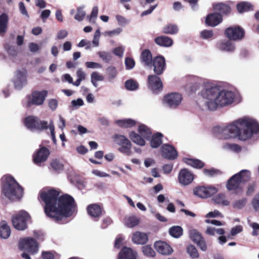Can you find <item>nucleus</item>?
I'll use <instances>...</instances> for the list:
<instances>
[{
    "instance_id": "2eb2a0df",
    "label": "nucleus",
    "mask_w": 259,
    "mask_h": 259,
    "mask_svg": "<svg viewBox=\"0 0 259 259\" xmlns=\"http://www.w3.org/2000/svg\"><path fill=\"white\" fill-rule=\"evenodd\" d=\"M189 236L191 239L196 243L202 251L207 249V245L201 234L196 230L192 229L189 231Z\"/></svg>"
},
{
    "instance_id": "680f3d73",
    "label": "nucleus",
    "mask_w": 259,
    "mask_h": 259,
    "mask_svg": "<svg viewBox=\"0 0 259 259\" xmlns=\"http://www.w3.org/2000/svg\"><path fill=\"white\" fill-rule=\"evenodd\" d=\"M200 36L203 39H209L213 37V32L211 30H203L200 32Z\"/></svg>"
},
{
    "instance_id": "0eeeda50",
    "label": "nucleus",
    "mask_w": 259,
    "mask_h": 259,
    "mask_svg": "<svg viewBox=\"0 0 259 259\" xmlns=\"http://www.w3.org/2000/svg\"><path fill=\"white\" fill-rule=\"evenodd\" d=\"M29 219L30 216L26 211L21 210L12 217V221L15 229L22 231L26 229Z\"/></svg>"
},
{
    "instance_id": "0e129e2a",
    "label": "nucleus",
    "mask_w": 259,
    "mask_h": 259,
    "mask_svg": "<svg viewBox=\"0 0 259 259\" xmlns=\"http://www.w3.org/2000/svg\"><path fill=\"white\" fill-rule=\"evenodd\" d=\"M125 65L126 69L127 70H130L134 67L135 65V62L133 59L130 57H126L125 59Z\"/></svg>"
},
{
    "instance_id": "bf43d9fd",
    "label": "nucleus",
    "mask_w": 259,
    "mask_h": 259,
    "mask_svg": "<svg viewBox=\"0 0 259 259\" xmlns=\"http://www.w3.org/2000/svg\"><path fill=\"white\" fill-rule=\"evenodd\" d=\"M117 23L119 25L124 26L128 24L130 21L124 16L120 15H117L115 16Z\"/></svg>"
},
{
    "instance_id": "c9c22d12",
    "label": "nucleus",
    "mask_w": 259,
    "mask_h": 259,
    "mask_svg": "<svg viewBox=\"0 0 259 259\" xmlns=\"http://www.w3.org/2000/svg\"><path fill=\"white\" fill-rule=\"evenodd\" d=\"M213 200L215 203L221 204L224 206H228L230 204L229 201L226 199L223 194H218L213 197Z\"/></svg>"
},
{
    "instance_id": "412c9836",
    "label": "nucleus",
    "mask_w": 259,
    "mask_h": 259,
    "mask_svg": "<svg viewBox=\"0 0 259 259\" xmlns=\"http://www.w3.org/2000/svg\"><path fill=\"white\" fill-rule=\"evenodd\" d=\"M216 47L219 50L226 52H233L235 50L234 44L230 40H219L217 43Z\"/></svg>"
},
{
    "instance_id": "6e6552de",
    "label": "nucleus",
    "mask_w": 259,
    "mask_h": 259,
    "mask_svg": "<svg viewBox=\"0 0 259 259\" xmlns=\"http://www.w3.org/2000/svg\"><path fill=\"white\" fill-rule=\"evenodd\" d=\"M19 248L21 250L27 251L31 254L38 251L37 242L32 238L26 237L21 239L19 242Z\"/></svg>"
},
{
    "instance_id": "423d86ee",
    "label": "nucleus",
    "mask_w": 259,
    "mask_h": 259,
    "mask_svg": "<svg viewBox=\"0 0 259 259\" xmlns=\"http://www.w3.org/2000/svg\"><path fill=\"white\" fill-rule=\"evenodd\" d=\"M182 100L181 94L178 93H171L164 96L161 102L165 107L176 109L180 105Z\"/></svg>"
},
{
    "instance_id": "774afa93",
    "label": "nucleus",
    "mask_w": 259,
    "mask_h": 259,
    "mask_svg": "<svg viewBox=\"0 0 259 259\" xmlns=\"http://www.w3.org/2000/svg\"><path fill=\"white\" fill-rule=\"evenodd\" d=\"M124 50V48L123 46H120L114 49L113 50V53L115 55L121 58L123 56Z\"/></svg>"
},
{
    "instance_id": "5701e85b",
    "label": "nucleus",
    "mask_w": 259,
    "mask_h": 259,
    "mask_svg": "<svg viewBox=\"0 0 259 259\" xmlns=\"http://www.w3.org/2000/svg\"><path fill=\"white\" fill-rule=\"evenodd\" d=\"M50 154L48 149L42 147L40 148L34 156V162L35 164L39 165L40 163L45 161Z\"/></svg>"
},
{
    "instance_id": "052dcab7",
    "label": "nucleus",
    "mask_w": 259,
    "mask_h": 259,
    "mask_svg": "<svg viewBox=\"0 0 259 259\" xmlns=\"http://www.w3.org/2000/svg\"><path fill=\"white\" fill-rule=\"evenodd\" d=\"M101 36L100 31L99 29H98L94 35V38L92 40V44L93 47H97L99 45V39Z\"/></svg>"
},
{
    "instance_id": "f8f14e48",
    "label": "nucleus",
    "mask_w": 259,
    "mask_h": 259,
    "mask_svg": "<svg viewBox=\"0 0 259 259\" xmlns=\"http://www.w3.org/2000/svg\"><path fill=\"white\" fill-rule=\"evenodd\" d=\"M48 95V91L42 90L40 91H34L31 96L28 97L27 105H40L42 104Z\"/></svg>"
},
{
    "instance_id": "69168bd1",
    "label": "nucleus",
    "mask_w": 259,
    "mask_h": 259,
    "mask_svg": "<svg viewBox=\"0 0 259 259\" xmlns=\"http://www.w3.org/2000/svg\"><path fill=\"white\" fill-rule=\"evenodd\" d=\"M205 217L207 218L217 217L223 218H224V215L219 210H214L213 211H210L207 213L205 215Z\"/></svg>"
},
{
    "instance_id": "09e8293b",
    "label": "nucleus",
    "mask_w": 259,
    "mask_h": 259,
    "mask_svg": "<svg viewBox=\"0 0 259 259\" xmlns=\"http://www.w3.org/2000/svg\"><path fill=\"white\" fill-rule=\"evenodd\" d=\"M247 201V200L245 198L236 200L233 203V206L236 209H241L245 206Z\"/></svg>"
},
{
    "instance_id": "72a5a7b5",
    "label": "nucleus",
    "mask_w": 259,
    "mask_h": 259,
    "mask_svg": "<svg viewBox=\"0 0 259 259\" xmlns=\"http://www.w3.org/2000/svg\"><path fill=\"white\" fill-rule=\"evenodd\" d=\"M115 123L121 127H131L136 124L135 120L131 119H119L115 121Z\"/></svg>"
},
{
    "instance_id": "7ed1b4c3",
    "label": "nucleus",
    "mask_w": 259,
    "mask_h": 259,
    "mask_svg": "<svg viewBox=\"0 0 259 259\" xmlns=\"http://www.w3.org/2000/svg\"><path fill=\"white\" fill-rule=\"evenodd\" d=\"M200 95L202 100L198 102L199 106L211 110L232 104L235 98L234 92L221 90L219 87L208 82L204 84Z\"/></svg>"
},
{
    "instance_id": "6ab92c4d",
    "label": "nucleus",
    "mask_w": 259,
    "mask_h": 259,
    "mask_svg": "<svg viewBox=\"0 0 259 259\" xmlns=\"http://www.w3.org/2000/svg\"><path fill=\"white\" fill-rule=\"evenodd\" d=\"M154 71L157 75L161 74L165 67V59L163 56L155 57L153 60Z\"/></svg>"
},
{
    "instance_id": "4c0bfd02",
    "label": "nucleus",
    "mask_w": 259,
    "mask_h": 259,
    "mask_svg": "<svg viewBox=\"0 0 259 259\" xmlns=\"http://www.w3.org/2000/svg\"><path fill=\"white\" fill-rule=\"evenodd\" d=\"M178 30L179 28L177 25L168 24L163 28L162 32L165 34H175L178 32Z\"/></svg>"
},
{
    "instance_id": "864d4df0",
    "label": "nucleus",
    "mask_w": 259,
    "mask_h": 259,
    "mask_svg": "<svg viewBox=\"0 0 259 259\" xmlns=\"http://www.w3.org/2000/svg\"><path fill=\"white\" fill-rule=\"evenodd\" d=\"M85 15V12L83 10V7H80L77 8V13L74 16L75 20L81 21H82Z\"/></svg>"
},
{
    "instance_id": "79ce46f5",
    "label": "nucleus",
    "mask_w": 259,
    "mask_h": 259,
    "mask_svg": "<svg viewBox=\"0 0 259 259\" xmlns=\"http://www.w3.org/2000/svg\"><path fill=\"white\" fill-rule=\"evenodd\" d=\"M139 132L145 139H148L151 137V131L150 129L144 124L139 125Z\"/></svg>"
},
{
    "instance_id": "cd10ccee",
    "label": "nucleus",
    "mask_w": 259,
    "mask_h": 259,
    "mask_svg": "<svg viewBox=\"0 0 259 259\" xmlns=\"http://www.w3.org/2000/svg\"><path fill=\"white\" fill-rule=\"evenodd\" d=\"M141 60L145 66H152V56L151 52L148 50H144L141 55Z\"/></svg>"
},
{
    "instance_id": "4d7b16f0",
    "label": "nucleus",
    "mask_w": 259,
    "mask_h": 259,
    "mask_svg": "<svg viewBox=\"0 0 259 259\" xmlns=\"http://www.w3.org/2000/svg\"><path fill=\"white\" fill-rule=\"evenodd\" d=\"M251 205L254 210L259 212V192L254 196L251 201Z\"/></svg>"
},
{
    "instance_id": "f3484780",
    "label": "nucleus",
    "mask_w": 259,
    "mask_h": 259,
    "mask_svg": "<svg viewBox=\"0 0 259 259\" xmlns=\"http://www.w3.org/2000/svg\"><path fill=\"white\" fill-rule=\"evenodd\" d=\"M194 180V176L187 169H183L179 174L178 180L179 183L184 186L191 184Z\"/></svg>"
},
{
    "instance_id": "de8ad7c7",
    "label": "nucleus",
    "mask_w": 259,
    "mask_h": 259,
    "mask_svg": "<svg viewBox=\"0 0 259 259\" xmlns=\"http://www.w3.org/2000/svg\"><path fill=\"white\" fill-rule=\"evenodd\" d=\"M97 54L105 62L108 63L112 60V56L110 53L105 51H99L97 53Z\"/></svg>"
},
{
    "instance_id": "4be33fe9",
    "label": "nucleus",
    "mask_w": 259,
    "mask_h": 259,
    "mask_svg": "<svg viewBox=\"0 0 259 259\" xmlns=\"http://www.w3.org/2000/svg\"><path fill=\"white\" fill-rule=\"evenodd\" d=\"M154 247L158 252L163 255H169L173 251L169 245L162 241L156 242L154 244Z\"/></svg>"
},
{
    "instance_id": "e433bc0d",
    "label": "nucleus",
    "mask_w": 259,
    "mask_h": 259,
    "mask_svg": "<svg viewBox=\"0 0 259 259\" xmlns=\"http://www.w3.org/2000/svg\"><path fill=\"white\" fill-rule=\"evenodd\" d=\"M184 161L187 164L197 168H200L204 166V163L198 159L184 158Z\"/></svg>"
},
{
    "instance_id": "1a4fd4ad",
    "label": "nucleus",
    "mask_w": 259,
    "mask_h": 259,
    "mask_svg": "<svg viewBox=\"0 0 259 259\" xmlns=\"http://www.w3.org/2000/svg\"><path fill=\"white\" fill-rule=\"evenodd\" d=\"M24 123L27 128L31 130H36L41 131L48 128L47 121H41L37 117L33 116L26 118Z\"/></svg>"
},
{
    "instance_id": "37998d69",
    "label": "nucleus",
    "mask_w": 259,
    "mask_h": 259,
    "mask_svg": "<svg viewBox=\"0 0 259 259\" xmlns=\"http://www.w3.org/2000/svg\"><path fill=\"white\" fill-rule=\"evenodd\" d=\"M104 79V76L97 72H93L91 74V81L92 84L96 88L98 87L97 82L103 81Z\"/></svg>"
},
{
    "instance_id": "a211bd4d",
    "label": "nucleus",
    "mask_w": 259,
    "mask_h": 259,
    "mask_svg": "<svg viewBox=\"0 0 259 259\" xmlns=\"http://www.w3.org/2000/svg\"><path fill=\"white\" fill-rule=\"evenodd\" d=\"M161 152L162 156L169 160L175 159L178 156V153L175 148L169 144L163 145Z\"/></svg>"
},
{
    "instance_id": "603ef678",
    "label": "nucleus",
    "mask_w": 259,
    "mask_h": 259,
    "mask_svg": "<svg viewBox=\"0 0 259 259\" xmlns=\"http://www.w3.org/2000/svg\"><path fill=\"white\" fill-rule=\"evenodd\" d=\"M142 251L144 254L148 256L153 257L155 255V252L150 245L143 246L142 247Z\"/></svg>"
},
{
    "instance_id": "473e14b6",
    "label": "nucleus",
    "mask_w": 259,
    "mask_h": 259,
    "mask_svg": "<svg viewBox=\"0 0 259 259\" xmlns=\"http://www.w3.org/2000/svg\"><path fill=\"white\" fill-rule=\"evenodd\" d=\"M205 233L209 236H214L216 234L223 235L225 233V231L223 228H216L213 226H208L206 229Z\"/></svg>"
},
{
    "instance_id": "c03bdc74",
    "label": "nucleus",
    "mask_w": 259,
    "mask_h": 259,
    "mask_svg": "<svg viewBox=\"0 0 259 259\" xmlns=\"http://www.w3.org/2000/svg\"><path fill=\"white\" fill-rule=\"evenodd\" d=\"M169 233L171 236L179 238L183 234V229L180 226H173L169 229Z\"/></svg>"
},
{
    "instance_id": "c85d7f7f",
    "label": "nucleus",
    "mask_w": 259,
    "mask_h": 259,
    "mask_svg": "<svg viewBox=\"0 0 259 259\" xmlns=\"http://www.w3.org/2000/svg\"><path fill=\"white\" fill-rule=\"evenodd\" d=\"M148 240V235L145 233L136 232L133 235V241L135 243L144 244L147 242Z\"/></svg>"
},
{
    "instance_id": "5fc2aeb1",
    "label": "nucleus",
    "mask_w": 259,
    "mask_h": 259,
    "mask_svg": "<svg viewBox=\"0 0 259 259\" xmlns=\"http://www.w3.org/2000/svg\"><path fill=\"white\" fill-rule=\"evenodd\" d=\"M249 226L252 229V235L254 236H257L259 233V224L248 220Z\"/></svg>"
},
{
    "instance_id": "9b49d317",
    "label": "nucleus",
    "mask_w": 259,
    "mask_h": 259,
    "mask_svg": "<svg viewBox=\"0 0 259 259\" xmlns=\"http://www.w3.org/2000/svg\"><path fill=\"white\" fill-rule=\"evenodd\" d=\"M27 71L26 69L17 70L13 79L14 88L18 90L22 89L27 83Z\"/></svg>"
},
{
    "instance_id": "49530a36",
    "label": "nucleus",
    "mask_w": 259,
    "mask_h": 259,
    "mask_svg": "<svg viewBox=\"0 0 259 259\" xmlns=\"http://www.w3.org/2000/svg\"><path fill=\"white\" fill-rule=\"evenodd\" d=\"M239 13H243L252 9L251 5L248 2H242L237 5Z\"/></svg>"
},
{
    "instance_id": "a19ab883",
    "label": "nucleus",
    "mask_w": 259,
    "mask_h": 259,
    "mask_svg": "<svg viewBox=\"0 0 259 259\" xmlns=\"http://www.w3.org/2000/svg\"><path fill=\"white\" fill-rule=\"evenodd\" d=\"M162 136V134L159 133H157L152 136L150 142L151 146L152 148H157L161 144Z\"/></svg>"
},
{
    "instance_id": "338daca9",
    "label": "nucleus",
    "mask_w": 259,
    "mask_h": 259,
    "mask_svg": "<svg viewBox=\"0 0 259 259\" xmlns=\"http://www.w3.org/2000/svg\"><path fill=\"white\" fill-rule=\"evenodd\" d=\"M77 47L80 48L85 47L86 50H90L91 49L92 46L90 41L87 39H82L78 44Z\"/></svg>"
},
{
    "instance_id": "f03ea898",
    "label": "nucleus",
    "mask_w": 259,
    "mask_h": 259,
    "mask_svg": "<svg viewBox=\"0 0 259 259\" xmlns=\"http://www.w3.org/2000/svg\"><path fill=\"white\" fill-rule=\"evenodd\" d=\"M214 133L221 139L238 138L246 141L259 132V124L254 119L248 117L239 118L224 128L216 127Z\"/></svg>"
},
{
    "instance_id": "58836bf2",
    "label": "nucleus",
    "mask_w": 259,
    "mask_h": 259,
    "mask_svg": "<svg viewBox=\"0 0 259 259\" xmlns=\"http://www.w3.org/2000/svg\"><path fill=\"white\" fill-rule=\"evenodd\" d=\"M130 138L135 143L140 146H144L145 144V140L135 132H132L130 134Z\"/></svg>"
},
{
    "instance_id": "6e6d98bb",
    "label": "nucleus",
    "mask_w": 259,
    "mask_h": 259,
    "mask_svg": "<svg viewBox=\"0 0 259 259\" xmlns=\"http://www.w3.org/2000/svg\"><path fill=\"white\" fill-rule=\"evenodd\" d=\"M52 168L55 171H60L63 170V165L58 160L55 159L52 161L51 163Z\"/></svg>"
},
{
    "instance_id": "e2e57ef3",
    "label": "nucleus",
    "mask_w": 259,
    "mask_h": 259,
    "mask_svg": "<svg viewBox=\"0 0 259 259\" xmlns=\"http://www.w3.org/2000/svg\"><path fill=\"white\" fill-rule=\"evenodd\" d=\"M98 13V8L97 6H95L93 7L91 14L90 16H89V21L91 23H94L95 20L97 18Z\"/></svg>"
},
{
    "instance_id": "9d476101",
    "label": "nucleus",
    "mask_w": 259,
    "mask_h": 259,
    "mask_svg": "<svg viewBox=\"0 0 259 259\" xmlns=\"http://www.w3.org/2000/svg\"><path fill=\"white\" fill-rule=\"evenodd\" d=\"M113 138L114 142L120 146L119 151L126 155H130L132 146L130 141L123 135H116Z\"/></svg>"
},
{
    "instance_id": "a18cd8bd",
    "label": "nucleus",
    "mask_w": 259,
    "mask_h": 259,
    "mask_svg": "<svg viewBox=\"0 0 259 259\" xmlns=\"http://www.w3.org/2000/svg\"><path fill=\"white\" fill-rule=\"evenodd\" d=\"M125 87L127 90L133 91L139 88V84L136 80L130 79L125 81Z\"/></svg>"
},
{
    "instance_id": "b1692460",
    "label": "nucleus",
    "mask_w": 259,
    "mask_h": 259,
    "mask_svg": "<svg viewBox=\"0 0 259 259\" xmlns=\"http://www.w3.org/2000/svg\"><path fill=\"white\" fill-rule=\"evenodd\" d=\"M222 21V17L218 13H214L208 15L205 20L207 25L210 26H215Z\"/></svg>"
},
{
    "instance_id": "8fccbe9b",
    "label": "nucleus",
    "mask_w": 259,
    "mask_h": 259,
    "mask_svg": "<svg viewBox=\"0 0 259 259\" xmlns=\"http://www.w3.org/2000/svg\"><path fill=\"white\" fill-rule=\"evenodd\" d=\"M5 49L10 57H15L17 56L18 52L15 47L9 44H6Z\"/></svg>"
},
{
    "instance_id": "bb28decb",
    "label": "nucleus",
    "mask_w": 259,
    "mask_h": 259,
    "mask_svg": "<svg viewBox=\"0 0 259 259\" xmlns=\"http://www.w3.org/2000/svg\"><path fill=\"white\" fill-rule=\"evenodd\" d=\"M154 41L157 45L164 47H169L173 44V40L171 38L163 35L156 37Z\"/></svg>"
},
{
    "instance_id": "aec40b11",
    "label": "nucleus",
    "mask_w": 259,
    "mask_h": 259,
    "mask_svg": "<svg viewBox=\"0 0 259 259\" xmlns=\"http://www.w3.org/2000/svg\"><path fill=\"white\" fill-rule=\"evenodd\" d=\"M88 214L95 221H98L102 215V209L97 204L89 205L87 208Z\"/></svg>"
},
{
    "instance_id": "f704fd0d",
    "label": "nucleus",
    "mask_w": 259,
    "mask_h": 259,
    "mask_svg": "<svg viewBox=\"0 0 259 259\" xmlns=\"http://www.w3.org/2000/svg\"><path fill=\"white\" fill-rule=\"evenodd\" d=\"M107 78L108 81L112 82L117 75V71L115 67L110 66L106 69Z\"/></svg>"
},
{
    "instance_id": "2f4dec72",
    "label": "nucleus",
    "mask_w": 259,
    "mask_h": 259,
    "mask_svg": "<svg viewBox=\"0 0 259 259\" xmlns=\"http://www.w3.org/2000/svg\"><path fill=\"white\" fill-rule=\"evenodd\" d=\"M213 9L215 12H219L222 14H228L231 11L230 7L223 3H219L213 5Z\"/></svg>"
},
{
    "instance_id": "a878e982",
    "label": "nucleus",
    "mask_w": 259,
    "mask_h": 259,
    "mask_svg": "<svg viewBox=\"0 0 259 259\" xmlns=\"http://www.w3.org/2000/svg\"><path fill=\"white\" fill-rule=\"evenodd\" d=\"M189 83L187 84V88L190 91H196L200 87L201 79L197 76H190L188 78Z\"/></svg>"
},
{
    "instance_id": "39448f33",
    "label": "nucleus",
    "mask_w": 259,
    "mask_h": 259,
    "mask_svg": "<svg viewBox=\"0 0 259 259\" xmlns=\"http://www.w3.org/2000/svg\"><path fill=\"white\" fill-rule=\"evenodd\" d=\"M250 179V172L247 169L242 170L230 178L227 182V188L229 191L239 192L242 189V184L249 181Z\"/></svg>"
},
{
    "instance_id": "4468645a",
    "label": "nucleus",
    "mask_w": 259,
    "mask_h": 259,
    "mask_svg": "<svg viewBox=\"0 0 259 259\" xmlns=\"http://www.w3.org/2000/svg\"><path fill=\"white\" fill-rule=\"evenodd\" d=\"M244 34V30L239 26L229 27L225 31L226 36L230 40H240L243 37Z\"/></svg>"
},
{
    "instance_id": "20e7f679",
    "label": "nucleus",
    "mask_w": 259,
    "mask_h": 259,
    "mask_svg": "<svg viewBox=\"0 0 259 259\" xmlns=\"http://www.w3.org/2000/svg\"><path fill=\"white\" fill-rule=\"evenodd\" d=\"M2 181L3 193L6 197L12 200H15L22 197L23 189L13 177L6 175L2 177Z\"/></svg>"
},
{
    "instance_id": "3c124183",
    "label": "nucleus",
    "mask_w": 259,
    "mask_h": 259,
    "mask_svg": "<svg viewBox=\"0 0 259 259\" xmlns=\"http://www.w3.org/2000/svg\"><path fill=\"white\" fill-rule=\"evenodd\" d=\"M187 251L190 256L192 258H196L199 256L197 250L194 245H188L187 248Z\"/></svg>"
},
{
    "instance_id": "ea45409f",
    "label": "nucleus",
    "mask_w": 259,
    "mask_h": 259,
    "mask_svg": "<svg viewBox=\"0 0 259 259\" xmlns=\"http://www.w3.org/2000/svg\"><path fill=\"white\" fill-rule=\"evenodd\" d=\"M124 224L129 228H133L139 224V219L134 216L126 217L124 220Z\"/></svg>"
},
{
    "instance_id": "dca6fc26",
    "label": "nucleus",
    "mask_w": 259,
    "mask_h": 259,
    "mask_svg": "<svg viewBox=\"0 0 259 259\" xmlns=\"http://www.w3.org/2000/svg\"><path fill=\"white\" fill-rule=\"evenodd\" d=\"M148 87L153 93H158L162 89V83L160 78L155 75L148 76Z\"/></svg>"
},
{
    "instance_id": "c756f323",
    "label": "nucleus",
    "mask_w": 259,
    "mask_h": 259,
    "mask_svg": "<svg viewBox=\"0 0 259 259\" xmlns=\"http://www.w3.org/2000/svg\"><path fill=\"white\" fill-rule=\"evenodd\" d=\"M11 229L7 223L3 221L0 223V237L3 239H7L11 235Z\"/></svg>"
},
{
    "instance_id": "7c9ffc66",
    "label": "nucleus",
    "mask_w": 259,
    "mask_h": 259,
    "mask_svg": "<svg viewBox=\"0 0 259 259\" xmlns=\"http://www.w3.org/2000/svg\"><path fill=\"white\" fill-rule=\"evenodd\" d=\"M9 21V17L6 13L0 15V35H3L7 30Z\"/></svg>"
},
{
    "instance_id": "393cba45",
    "label": "nucleus",
    "mask_w": 259,
    "mask_h": 259,
    "mask_svg": "<svg viewBox=\"0 0 259 259\" xmlns=\"http://www.w3.org/2000/svg\"><path fill=\"white\" fill-rule=\"evenodd\" d=\"M137 253L131 248L124 247L119 253V259H136Z\"/></svg>"
},
{
    "instance_id": "ddd939ff",
    "label": "nucleus",
    "mask_w": 259,
    "mask_h": 259,
    "mask_svg": "<svg viewBox=\"0 0 259 259\" xmlns=\"http://www.w3.org/2000/svg\"><path fill=\"white\" fill-rule=\"evenodd\" d=\"M193 191L195 195L201 198H206L216 193L218 189L212 186H199L195 188Z\"/></svg>"
},
{
    "instance_id": "13d9d810",
    "label": "nucleus",
    "mask_w": 259,
    "mask_h": 259,
    "mask_svg": "<svg viewBox=\"0 0 259 259\" xmlns=\"http://www.w3.org/2000/svg\"><path fill=\"white\" fill-rule=\"evenodd\" d=\"M203 173L207 176L213 177L221 174V171L217 169L211 168L210 169H204Z\"/></svg>"
},
{
    "instance_id": "f257e3e1",
    "label": "nucleus",
    "mask_w": 259,
    "mask_h": 259,
    "mask_svg": "<svg viewBox=\"0 0 259 259\" xmlns=\"http://www.w3.org/2000/svg\"><path fill=\"white\" fill-rule=\"evenodd\" d=\"M59 192L55 190L42 191L40 197L45 203L46 214L58 223L63 224L64 219L73 215L76 212L74 200L65 194L58 197Z\"/></svg>"
}]
</instances>
